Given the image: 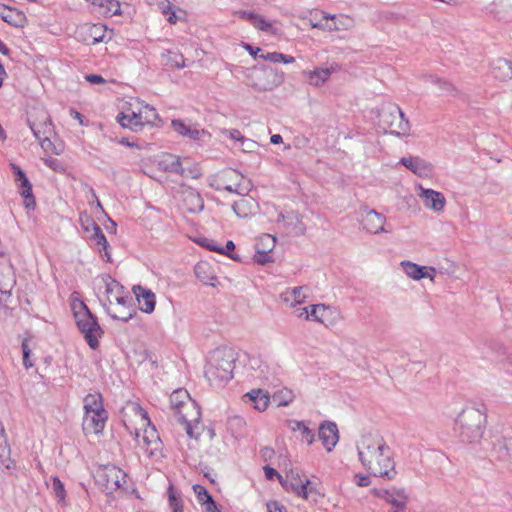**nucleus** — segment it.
<instances>
[{
	"label": "nucleus",
	"instance_id": "nucleus-37",
	"mask_svg": "<svg viewBox=\"0 0 512 512\" xmlns=\"http://www.w3.org/2000/svg\"><path fill=\"white\" fill-rule=\"evenodd\" d=\"M196 277L206 285L215 286L216 277L210 273V266L207 262H199L195 268Z\"/></svg>",
	"mask_w": 512,
	"mask_h": 512
},
{
	"label": "nucleus",
	"instance_id": "nucleus-54",
	"mask_svg": "<svg viewBox=\"0 0 512 512\" xmlns=\"http://www.w3.org/2000/svg\"><path fill=\"white\" fill-rule=\"evenodd\" d=\"M254 261L258 264H266L271 261V257L269 255V252L266 250H261V248L256 249V254L254 255Z\"/></svg>",
	"mask_w": 512,
	"mask_h": 512
},
{
	"label": "nucleus",
	"instance_id": "nucleus-11",
	"mask_svg": "<svg viewBox=\"0 0 512 512\" xmlns=\"http://www.w3.org/2000/svg\"><path fill=\"white\" fill-rule=\"evenodd\" d=\"M107 27L102 23H86L81 25L76 35L78 40L90 45L105 41Z\"/></svg>",
	"mask_w": 512,
	"mask_h": 512
},
{
	"label": "nucleus",
	"instance_id": "nucleus-39",
	"mask_svg": "<svg viewBox=\"0 0 512 512\" xmlns=\"http://www.w3.org/2000/svg\"><path fill=\"white\" fill-rule=\"evenodd\" d=\"M164 64L170 68L180 69L185 67V59L178 51L166 50L162 53Z\"/></svg>",
	"mask_w": 512,
	"mask_h": 512
},
{
	"label": "nucleus",
	"instance_id": "nucleus-34",
	"mask_svg": "<svg viewBox=\"0 0 512 512\" xmlns=\"http://www.w3.org/2000/svg\"><path fill=\"white\" fill-rule=\"evenodd\" d=\"M332 70L329 68H317L313 71L304 72L308 77V82L313 86H320L324 84L330 77Z\"/></svg>",
	"mask_w": 512,
	"mask_h": 512
},
{
	"label": "nucleus",
	"instance_id": "nucleus-30",
	"mask_svg": "<svg viewBox=\"0 0 512 512\" xmlns=\"http://www.w3.org/2000/svg\"><path fill=\"white\" fill-rule=\"evenodd\" d=\"M342 320L340 311L336 307L322 304L320 323L326 327L335 326Z\"/></svg>",
	"mask_w": 512,
	"mask_h": 512
},
{
	"label": "nucleus",
	"instance_id": "nucleus-4",
	"mask_svg": "<svg viewBox=\"0 0 512 512\" xmlns=\"http://www.w3.org/2000/svg\"><path fill=\"white\" fill-rule=\"evenodd\" d=\"M70 306L79 331L89 347L96 350L99 347V339L104 334L97 317L92 314L88 306L79 298L77 292L71 294Z\"/></svg>",
	"mask_w": 512,
	"mask_h": 512
},
{
	"label": "nucleus",
	"instance_id": "nucleus-33",
	"mask_svg": "<svg viewBox=\"0 0 512 512\" xmlns=\"http://www.w3.org/2000/svg\"><path fill=\"white\" fill-rule=\"evenodd\" d=\"M84 413L104 411L103 397L99 392L89 393L84 399Z\"/></svg>",
	"mask_w": 512,
	"mask_h": 512
},
{
	"label": "nucleus",
	"instance_id": "nucleus-23",
	"mask_svg": "<svg viewBox=\"0 0 512 512\" xmlns=\"http://www.w3.org/2000/svg\"><path fill=\"white\" fill-rule=\"evenodd\" d=\"M93 7V11L105 15L113 16L120 14V3L117 0H84Z\"/></svg>",
	"mask_w": 512,
	"mask_h": 512
},
{
	"label": "nucleus",
	"instance_id": "nucleus-49",
	"mask_svg": "<svg viewBox=\"0 0 512 512\" xmlns=\"http://www.w3.org/2000/svg\"><path fill=\"white\" fill-rule=\"evenodd\" d=\"M168 498H169V506L172 509V512H184L183 511V502L179 496L176 495V492L172 486L168 488Z\"/></svg>",
	"mask_w": 512,
	"mask_h": 512
},
{
	"label": "nucleus",
	"instance_id": "nucleus-63",
	"mask_svg": "<svg viewBox=\"0 0 512 512\" xmlns=\"http://www.w3.org/2000/svg\"><path fill=\"white\" fill-rule=\"evenodd\" d=\"M262 59L273 62V63H280V58H282V53L279 52H272L267 54H262L260 56Z\"/></svg>",
	"mask_w": 512,
	"mask_h": 512
},
{
	"label": "nucleus",
	"instance_id": "nucleus-24",
	"mask_svg": "<svg viewBox=\"0 0 512 512\" xmlns=\"http://www.w3.org/2000/svg\"><path fill=\"white\" fill-rule=\"evenodd\" d=\"M117 121L123 128H128L134 132L140 131L144 126L139 111L121 112L117 116Z\"/></svg>",
	"mask_w": 512,
	"mask_h": 512
},
{
	"label": "nucleus",
	"instance_id": "nucleus-18",
	"mask_svg": "<svg viewBox=\"0 0 512 512\" xmlns=\"http://www.w3.org/2000/svg\"><path fill=\"white\" fill-rule=\"evenodd\" d=\"M385 222V216L375 210L366 212L361 221L363 229L373 234L386 232L384 229Z\"/></svg>",
	"mask_w": 512,
	"mask_h": 512
},
{
	"label": "nucleus",
	"instance_id": "nucleus-20",
	"mask_svg": "<svg viewBox=\"0 0 512 512\" xmlns=\"http://www.w3.org/2000/svg\"><path fill=\"white\" fill-rule=\"evenodd\" d=\"M133 293L136 296L139 308L142 312L152 313L154 311L156 297L150 289L137 285L133 287Z\"/></svg>",
	"mask_w": 512,
	"mask_h": 512
},
{
	"label": "nucleus",
	"instance_id": "nucleus-7",
	"mask_svg": "<svg viewBox=\"0 0 512 512\" xmlns=\"http://www.w3.org/2000/svg\"><path fill=\"white\" fill-rule=\"evenodd\" d=\"M379 124L383 129H389L391 134L397 136H408L411 129L404 112L395 104H388L381 108Z\"/></svg>",
	"mask_w": 512,
	"mask_h": 512
},
{
	"label": "nucleus",
	"instance_id": "nucleus-32",
	"mask_svg": "<svg viewBox=\"0 0 512 512\" xmlns=\"http://www.w3.org/2000/svg\"><path fill=\"white\" fill-rule=\"evenodd\" d=\"M20 195L24 198V206L27 209L35 208V198L32 194V185L29 179L25 176L23 179L16 182Z\"/></svg>",
	"mask_w": 512,
	"mask_h": 512
},
{
	"label": "nucleus",
	"instance_id": "nucleus-43",
	"mask_svg": "<svg viewBox=\"0 0 512 512\" xmlns=\"http://www.w3.org/2000/svg\"><path fill=\"white\" fill-rule=\"evenodd\" d=\"M281 297L284 301L290 302L291 305H294L303 302L306 295L303 292V287H294L285 291Z\"/></svg>",
	"mask_w": 512,
	"mask_h": 512
},
{
	"label": "nucleus",
	"instance_id": "nucleus-56",
	"mask_svg": "<svg viewBox=\"0 0 512 512\" xmlns=\"http://www.w3.org/2000/svg\"><path fill=\"white\" fill-rule=\"evenodd\" d=\"M201 245L206 247L210 251H215V252H218V253H221V254H227V252L225 251L224 247L218 246L214 240L204 239L201 242Z\"/></svg>",
	"mask_w": 512,
	"mask_h": 512
},
{
	"label": "nucleus",
	"instance_id": "nucleus-50",
	"mask_svg": "<svg viewBox=\"0 0 512 512\" xmlns=\"http://www.w3.org/2000/svg\"><path fill=\"white\" fill-rule=\"evenodd\" d=\"M276 239L270 234H264L260 237L259 242L256 245L257 248H261V250H266L267 252H271L275 247Z\"/></svg>",
	"mask_w": 512,
	"mask_h": 512
},
{
	"label": "nucleus",
	"instance_id": "nucleus-64",
	"mask_svg": "<svg viewBox=\"0 0 512 512\" xmlns=\"http://www.w3.org/2000/svg\"><path fill=\"white\" fill-rule=\"evenodd\" d=\"M325 24H324V27L329 30V31H337L340 29V27L338 26L337 22H336V19H335V16H332L331 18H328V17H325Z\"/></svg>",
	"mask_w": 512,
	"mask_h": 512
},
{
	"label": "nucleus",
	"instance_id": "nucleus-12",
	"mask_svg": "<svg viewBox=\"0 0 512 512\" xmlns=\"http://www.w3.org/2000/svg\"><path fill=\"white\" fill-rule=\"evenodd\" d=\"M28 124L35 138L51 136L53 132L50 117L48 113L43 109L38 110L37 115L31 113L28 117Z\"/></svg>",
	"mask_w": 512,
	"mask_h": 512
},
{
	"label": "nucleus",
	"instance_id": "nucleus-8",
	"mask_svg": "<svg viewBox=\"0 0 512 512\" xmlns=\"http://www.w3.org/2000/svg\"><path fill=\"white\" fill-rule=\"evenodd\" d=\"M247 77L249 85L257 91H270L284 81V74L270 66L255 68Z\"/></svg>",
	"mask_w": 512,
	"mask_h": 512
},
{
	"label": "nucleus",
	"instance_id": "nucleus-40",
	"mask_svg": "<svg viewBox=\"0 0 512 512\" xmlns=\"http://www.w3.org/2000/svg\"><path fill=\"white\" fill-rule=\"evenodd\" d=\"M184 200L187 204V209L192 213L200 212L204 208L203 200L195 190H187Z\"/></svg>",
	"mask_w": 512,
	"mask_h": 512
},
{
	"label": "nucleus",
	"instance_id": "nucleus-51",
	"mask_svg": "<svg viewBox=\"0 0 512 512\" xmlns=\"http://www.w3.org/2000/svg\"><path fill=\"white\" fill-rule=\"evenodd\" d=\"M254 20L252 21V25L265 32H269L272 29V24L267 21L265 18H263L261 15L257 14L256 17H253Z\"/></svg>",
	"mask_w": 512,
	"mask_h": 512
},
{
	"label": "nucleus",
	"instance_id": "nucleus-62",
	"mask_svg": "<svg viewBox=\"0 0 512 512\" xmlns=\"http://www.w3.org/2000/svg\"><path fill=\"white\" fill-rule=\"evenodd\" d=\"M10 168L14 175L15 182H18L19 180L23 179L26 176L24 171L18 165L11 163Z\"/></svg>",
	"mask_w": 512,
	"mask_h": 512
},
{
	"label": "nucleus",
	"instance_id": "nucleus-17",
	"mask_svg": "<svg viewBox=\"0 0 512 512\" xmlns=\"http://www.w3.org/2000/svg\"><path fill=\"white\" fill-rule=\"evenodd\" d=\"M486 11L492 17L502 20H512V0H493L486 6Z\"/></svg>",
	"mask_w": 512,
	"mask_h": 512
},
{
	"label": "nucleus",
	"instance_id": "nucleus-44",
	"mask_svg": "<svg viewBox=\"0 0 512 512\" xmlns=\"http://www.w3.org/2000/svg\"><path fill=\"white\" fill-rule=\"evenodd\" d=\"M138 111L144 125H153L159 118L156 109L148 104H142Z\"/></svg>",
	"mask_w": 512,
	"mask_h": 512
},
{
	"label": "nucleus",
	"instance_id": "nucleus-3",
	"mask_svg": "<svg viewBox=\"0 0 512 512\" xmlns=\"http://www.w3.org/2000/svg\"><path fill=\"white\" fill-rule=\"evenodd\" d=\"M170 408L178 422L184 424L187 435L198 439L200 436V410L185 389H177L170 395Z\"/></svg>",
	"mask_w": 512,
	"mask_h": 512
},
{
	"label": "nucleus",
	"instance_id": "nucleus-45",
	"mask_svg": "<svg viewBox=\"0 0 512 512\" xmlns=\"http://www.w3.org/2000/svg\"><path fill=\"white\" fill-rule=\"evenodd\" d=\"M386 502L390 503L398 509L405 510L407 504V496L403 490L393 489L391 490V494L389 495V498Z\"/></svg>",
	"mask_w": 512,
	"mask_h": 512
},
{
	"label": "nucleus",
	"instance_id": "nucleus-59",
	"mask_svg": "<svg viewBox=\"0 0 512 512\" xmlns=\"http://www.w3.org/2000/svg\"><path fill=\"white\" fill-rule=\"evenodd\" d=\"M268 512H287L285 506L281 505L278 501H269L267 503Z\"/></svg>",
	"mask_w": 512,
	"mask_h": 512
},
{
	"label": "nucleus",
	"instance_id": "nucleus-52",
	"mask_svg": "<svg viewBox=\"0 0 512 512\" xmlns=\"http://www.w3.org/2000/svg\"><path fill=\"white\" fill-rule=\"evenodd\" d=\"M22 353H23V365L26 368H31L33 366V363L30 361V354H31V348L29 346V339L25 338L22 341Z\"/></svg>",
	"mask_w": 512,
	"mask_h": 512
},
{
	"label": "nucleus",
	"instance_id": "nucleus-14",
	"mask_svg": "<svg viewBox=\"0 0 512 512\" xmlns=\"http://www.w3.org/2000/svg\"><path fill=\"white\" fill-rule=\"evenodd\" d=\"M420 193L419 198L423 201L426 208L433 210L434 212H442L444 210L446 199L444 195L433 189H426L419 187Z\"/></svg>",
	"mask_w": 512,
	"mask_h": 512
},
{
	"label": "nucleus",
	"instance_id": "nucleus-60",
	"mask_svg": "<svg viewBox=\"0 0 512 512\" xmlns=\"http://www.w3.org/2000/svg\"><path fill=\"white\" fill-rule=\"evenodd\" d=\"M41 147L45 150V151H55L54 150V145L52 143V141L50 140V136H42L41 138H36Z\"/></svg>",
	"mask_w": 512,
	"mask_h": 512
},
{
	"label": "nucleus",
	"instance_id": "nucleus-21",
	"mask_svg": "<svg viewBox=\"0 0 512 512\" xmlns=\"http://www.w3.org/2000/svg\"><path fill=\"white\" fill-rule=\"evenodd\" d=\"M0 18L15 27H24L27 23L26 15L22 11L4 4H0Z\"/></svg>",
	"mask_w": 512,
	"mask_h": 512
},
{
	"label": "nucleus",
	"instance_id": "nucleus-61",
	"mask_svg": "<svg viewBox=\"0 0 512 512\" xmlns=\"http://www.w3.org/2000/svg\"><path fill=\"white\" fill-rule=\"evenodd\" d=\"M44 163L52 168L54 171H61L63 168H62V164L56 159V158H53V157H47V158H44Z\"/></svg>",
	"mask_w": 512,
	"mask_h": 512
},
{
	"label": "nucleus",
	"instance_id": "nucleus-46",
	"mask_svg": "<svg viewBox=\"0 0 512 512\" xmlns=\"http://www.w3.org/2000/svg\"><path fill=\"white\" fill-rule=\"evenodd\" d=\"M293 426H291L293 431H299L302 436V440L306 441L307 444L311 445L314 442V432L309 429L304 422L301 421H293Z\"/></svg>",
	"mask_w": 512,
	"mask_h": 512
},
{
	"label": "nucleus",
	"instance_id": "nucleus-58",
	"mask_svg": "<svg viewBox=\"0 0 512 512\" xmlns=\"http://www.w3.org/2000/svg\"><path fill=\"white\" fill-rule=\"evenodd\" d=\"M223 135L228 136L229 138L239 141L241 143L244 136L241 134V132L237 129H225L222 131Z\"/></svg>",
	"mask_w": 512,
	"mask_h": 512
},
{
	"label": "nucleus",
	"instance_id": "nucleus-47",
	"mask_svg": "<svg viewBox=\"0 0 512 512\" xmlns=\"http://www.w3.org/2000/svg\"><path fill=\"white\" fill-rule=\"evenodd\" d=\"M273 401L277 403V406H288L294 398L293 392L289 389H282L274 393Z\"/></svg>",
	"mask_w": 512,
	"mask_h": 512
},
{
	"label": "nucleus",
	"instance_id": "nucleus-36",
	"mask_svg": "<svg viewBox=\"0 0 512 512\" xmlns=\"http://www.w3.org/2000/svg\"><path fill=\"white\" fill-rule=\"evenodd\" d=\"M400 265L403 268L404 273L413 280L419 281L426 276L424 274L426 266H420L408 260L402 261Z\"/></svg>",
	"mask_w": 512,
	"mask_h": 512
},
{
	"label": "nucleus",
	"instance_id": "nucleus-27",
	"mask_svg": "<svg viewBox=\"0 0 512 512\" xmlns=\"http://www.w3.org/2000/svg\"><path fill=\"white\" fill-rule=\"evenodd\" d=\"M491 72L495 79L500 81L511 80L512 62L504 58H498L492 63Z\"/></svg>",
	"mask_w": 512,
	"mask_h": 512
},
{
	"label": "nucleus",
	"instance_id": "nucleus-31",
	"mask_svg": "<svg viewBox=\"0 0 512 512\" xmlns=\"http://www.w3.org/2000/svg\"><path fill=\"white\" fill-rule=\"evenodd\" d=\"M160 166L165 170L173 173H177L181 176H187L186 169L182 166V163L179 157L167 154L163 156L160 161Z\"/></svg>",
	"mask_w": 512,
	"mask_h": 512
},
{
	"label": "nucleus",
	"instance_id": "nucleus-38",
	"mask_svg": "<svg viewBox=\"0 0 512 512\" xmlns=\"http://www.w3.org/2000/svg\"><path fill=\"white\" fill-rule=\"evenodd\" d=\"M245 426L246 422L240 416L235 415L227 420V430L236 439L244 436Z\"/></svg>",
	"mask_w": 512,
	"mask_h": 512
},
{
	"label": "nucleus",
	"instance_id": "nucleus-19",
	"mask_svg": "<svg viewBox=\"0 0 512 512\" xmlns=\"http://www.w3.org/2000/svg\"><path fill=\"white\" fill-rule=\"evenodd\" d=\"M319 439L328 452H331L339 440L337 425L325 422L319 427Z\"/></svg>",
	"mask_w": 512,
	"mask_h": 512
},
{
	"label": "nucleus",
	"instance_id": "nucleus-1",
	"mask_svg": "<svg viewBox=\"0 0 512 512\" xmlns=\"http://www.w3.org/2000/svg\"><path fill=\"white\" fill-rule=\"evenodd\" d=\"M357 452L361 464L372 475L389 480L396 476L393 453L381 435H362L357 442Z\"/></svg>",
	"mask_w": 512,
	"mask_h": 512
},
{
	"label": "nucleus",
	"instance_id": "nucleus-57",
	"mask_svg": "<svg viewBox=\"0 0 512 512\" xmlns=\"http://www.w3.org/2000/svg\"><path fill=\"white\" fill-rule=\"evenodd\" d=\"M309 309V320H313L320 323L322 304L310 305Z\"/></svg>",
	"mask_w": 512,
	"mask_h": 512
},
{
	"label": "nucleus",
	"instance_id": "nucleus-22",
	"mask_svg": "<svg viewBox=\"0 0 512 512\" xmlns=\"http://www.w3.org/2000/svg\"><path fill=\"white\" fill-rule=\"evenodd\" d=\"M171 126L173 130L179 135L187 137L191 140H199L206 134L204 129H199L196 125H188L179 119L172 120Z\"/></svg>",
	"mask_w": 512,
	"mask_h": 512
},
{
	"label": "nucleus",
	"instance_id": "nucleus-48",
	"mask_svg": "<svg viewBox=\"0 0 512 512\" xmlns=\"http://www.w3.org/2000/svg\"><path fill=\"white\" fill-rule=\"evenodd\" d=\"M51 487L55 496L58 498V501L60 503H65L66 491L64 488V484L58 477L55 476L51 478Z\"/></svg>",
	"mask_w": 512,
	"mask_h": 512
},
{
	"label": "nucleus",
	"instance_id": "nucleus-25",
	"mask_svg": "<svg viewBox=\"0 0 512 512\" xmlns=\"http://www.w3.org/2000/svg\"><path fill=\"white\" fill-rule=\"evenodd\" d=\"M400 163L418 176H426L431 172V165L420 157H403Z\"/></svg>",
	"mask_w": 512,
	"mask_h": 512
},
{
	"label": "nucleus",
	"instance_id": "nucleus-55",
	"mask_svg": "<svg viewBox=\"0 0 512 512\" xmlns=\"http://www.w3.org/2000/svg\"><path fill=\"white\" fill-rule=\"evenodd\" d=\"M258 146L259 145L256 141H254L252 139L245 138V137L242 139V141L240 143V147H241L242 151L248 152V153L256 151Z\"/></svg>",
	"mask_w": 512,
	"mask_h": 512
},
{
	"label": "nucleus",
	"instance_id": "nucleus-35",
	"mask_svg": "<svg viewBox=\"0 0 512 512\" xmlns=\"http://www.w3.org/2000/svg\"><path fill=\"white\" fill-rule=\"evenodd\" d=\"M10 460V448L7 443L4 426L0 423V466H4L6 469L11 468Z\"/></svg>",
	"mask_w": 512,
	"mask_h": 512
},
{
	"label": "nucleus",
	"instance_id": "nucleus-15",
	"mask_svg": "<svg viewBox=\"0 0 512 512\" xmlns=\"http://www.w3.org/2000/svg\"><path fill=\"white\" fill-rule=\"evenodd\" d=\"M286 477L287 480L282 483L283 487L303 499H308V485L310 481L308 479L302 480L299 473L294 471H290Z\"/></svg>",
	"mask_w": 512,
	"mask_h": 512
},
{
	"label": "nucleus",
	"instance_id": "nucleus-6",
	"mask_svg": "<svg viewBox=\"0 0 512 512\" xmlns=\"http://www.w3.org/2000/svg\"><path fill=\"white\" fill-rule=\"evenodd\" d=\"M135 410L138 412L142 424L146 425L142 433L139 430H135L134 436L137 444L146 451L149 457H161L162 442L156 428L150 424L147 413L140 406L136 405Z\"/></svg>",
	"mask_w": 512,
	"mask_h": 512
},
{
	"label": "nucleus",
	"instance_id": "nucleus-5",
	"mask_svg": "<svg viewBox=\"0 0 512 512\" xmlns=\"http://www.w3.org/2000/svg\"><path fill=\"white\" fill-rule=\"evenodd\" d=\"M485 427V412L479 408L468 406L458 414L453 430L461 442L471 444L482 438Z\"/></svg>",
	"mask_w": 512,
	"mask_h": 512
},
{
	"label": "nucleus",
	"instance_id": "nucleus-42",
	"mask_svg": "<svg viewBox=\"0 0 512 512\" xmlns=\"http://www.w3.org/2000/svg\"><path fill=\"white\" fill-rule=\"evenodd\" d=\"M429 80L440 90L442 95L455 96L457 94V89L451 82L436 76H429Z\"/></svg>",
	"mask_w": 512,
	"mask_h": 512
},
{
	"label": "nucleus",
	"instance_id": "nucleus-13",
	"mask_svg": "<svg viewBox=\"0 0 512 512\" xmlns=\"http://www.w3.org/2000/svg\"><path fill=\"white\" fill-rule=\"evenodd\" d=\"M108 412L98 411L84 413L82 428L85 434H100L105 428Z\"/></svg>",
	"mask_w": 512,
	"mask_h": 512
},
{
	"label": "nucleus",
	"instance_id": "nucleus-26",
	"mask_svg": "<svg viewBox=\"0 0 512 512\" xmlns=\"http://www.w3.org/2000/svg\"><path fill=\"white\" fill-rule=\"evenodd\" d=\"M248 402L253 404L254 409L263 412L270 403V395L263 389H253L244 395Z\"/></svg>",
	"mask_w": 512,
	"mask_h": 512
},
{
	"label": "nucleus",
	"instance_id": "nucleus-28",
	"mask_svg": "<svg viewBox=\"0 0 512 512\" xmlns=\"http://www.w3.org/2000/svg\"><path fill=\"white\" fill-rule=\"evenodd\" d=\"M256 202L252 197H241L235 201L232 209L234 213L241 218H246L254 213Z\"/></svg>",
	"mask_w": 512,
	"mask_h": 512
},
{
	"label": "nucleus",
	"instance_id": "nucleus-16",
	"mask_svg": "<svg viewBox=\"0 0 512 512\" xmlns=\"http://www.w3.org/2000/svg\"><path fill=\"white\" fill-rule=\"evenodd\" d=\"M276 222H283L288 232L294 235H302L305 232V226L302 222V218L296 212H279Z\"/></svg>",
	"mask_w": 512,
	"mask_h": 512
},
{
	"label": "nucleus",
	"instance_id": "nucleus-9",
	"mask_svg": "<svg viewBox=\"0 0 512 512\" xmlns=\"http://www.w3.org/2000/svg\"><path fill=\"white\" fill-rule=\"evenodd\" d=\"M97 475L98 482L109 493L124 488L127 483V474L114 465L104 466L98 470Z\"/></svg>",
	"mask_w": 512,
	"mask_h": 512
},
{
	"label": "nucleus",
	"instance_id": "nucleus-53",
	"mask_svg": "<svg viewBox=\"0 0 512 512\" xmlns=\"http://www.w3.org/2000/svg\"><path fill=\"white\" fill-rule=\"evenodd\" d=\"M193 491L197 496V499L200 503H204L207 500H211L212 496L208 493V491L202 485L195 484L193 485Z\"/></svg>",
	"mask_w": 512,
	"mask_h": 512
},
{
	"label": "nucleus",
	"instance_id": "nucleus-2",
	"mask_svg": "<svg viewBox=\"0 0 512 512\" xmlns=\"http://www.w3.org/2000/svg\"><path fill=\"white\" fill-rule=\"evenodd\" d=\"M236 353L230 347H218L210 352L205 365V377L214 387H223L233 378Z\"/></svg>",
	"mask_w": 512,
	"mask_h": 512
},
{
	"label": "nucleus",
	"instance_id": "nucleus-29",
	"mask_svg": "<svg viewBox=\"0 0 512 512\" xmlns=\"http://www.w3.org/2000/svg\"><path fill=\"white\" fill-rule=\"evenodd\" d=\"M498 460L512 464V435L504 437L494 446Z\"/></svg>",
	"mask_w": 512,
	"mask_h": 512
},
{
	"label": "nucleus",
	"instance_id": "nucleus-10",
	"mask_svg": "<svg viewBox=\"0 0 512 512\" xmlns=\"http://www.w3.org/2000/svg\"><path fill=\"white\" fill-rule=\"evenodd\" d=\"M246 365L253 372L254 377L266 381L274 380L280 368L277 364L268 363L260 355L248 356Z\"/></svg>",
	"mask_w": 512,
	"mask_h": 512
},
{
	"label": "nucleus",
	"instance_id": "nucleus-41",
	"mask_svg": "<svg viewBox=\"0 0 512 512\" xmlns=\"http://www.w3.org/2000/svg\"><path fill=\"white\" fill-rule=\"evenodd\" d=\"M92 227L94 233L91 238L94 240L95 244L100 247V252L104 251L103 256L106 257V260L110 261V255L108 253L109 244L104 233L102 232L101 228L94 222L92 223Z\"/></svg>",
	"mask_w": 512,
	"mask_h": 512
}]
</instances>
